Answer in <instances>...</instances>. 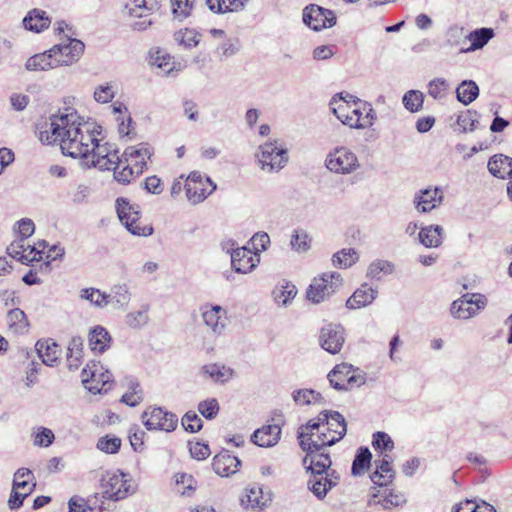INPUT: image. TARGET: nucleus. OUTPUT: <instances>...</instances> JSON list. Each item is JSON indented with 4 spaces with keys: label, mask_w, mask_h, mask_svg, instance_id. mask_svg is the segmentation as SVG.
<instances>
[{
    "label": "nucleus",
    "mask_w": 512,
    "mask_h": 512,
    "mask_svg": "<svg viewBox=\"0 0 512 512\" xmlns=\"http://www.w3.org/2000/svg\"><path fill=\"white\" fill-rule=\"evenodd\" d=\"M50 122L39 133L43 144H58L64 155L72 158L87 156L89 147L95 141V134H99L95 126L83 121L76 110L67 107L50 117Z\"/></svg>",
    "instance_id": "1"
},
{
    "label": "nucleus",
    "mask_w": 512,
    "mask_h": 512,
    "mask_svg": "<svg viewBox=\"0 0 512 512\" xmlns=\"http://www.w3.org/2000/svg\"><path fill=\"white\" fill-rule=\"evenodd\" d=\"M333 114L344 124L354 129L373 125L376 118L372 105L348 93H340L330 101Z\"/></svg>",
    "instance_id": "2"
},
{
    "label": "nucleus",
    "mask_w": 512,
    "mask_h": 512,
    "mask_svg": "<svg viewBox=\"0 0 512 512\" xmlns=\"http://www.w3.org/2000/svg\"><path fill=\"white\" fill-rule=\"evenodd\" d=\"M327 414L320 412L314 419L309 420L305 425L298 429L299 445L302 449H311L312 447H327L340 441L346 434V430L341 427V431L330 433L327 426Z\"/></svg>",
    "instance_id": "3"
},
{
    "label": "nucleus",
    "mask_w": 512,
    "mask_h": 512,
    "mask_svg": "<svg viewBox=\"0 0 512 512\" xmlns=\"http://www.w3.org/2000/svg\"><path fill=\"white\" fill-rule=\"evenodd\" d=\"M327 414L320 412L314 419L309 420L305 425L298 429L299 445L302 449H311L312 447H327L340 441L346 434V430L341 427V431L330 433L327 426Z\"/></svg>",
    "instance_id": "4"
},
{
    "label": "nucleus",
    "mask_w": 512,
    "mask_h": 512,
    "mask_svg": "<svg viewBox=\"0 0 512 512\" xmlns=\"http://www.w3.org/2000/svg\"><path fill=\"white\" fill-rule=\"evenodd\" d=\"M95 136V141L91 147L87 156H84L83 161L89 167H97L101 170H111L115 168V165L120 162L118 150L108 142L101 143Z\"/></svg>",
    "instance_id": "5"
},
{
    "label": "nucleus",
    "mask_w": 512,
    "mask_h": 512,
    "mask_svg": "<svg viewBox=\"0 0 512 512\" xmlns=\"http://www.w3.org/2000/svg\"><path fill=\"white\" fill-rule=\"evenodd\" d=\"M118 217L127 230L133 235L149 236L153 233L151 225L141 222L140 211L137 205L131 204L125 198H118L116 201Z\"/></svg>",
    "instance_id": "6"
},
{
    "label": "nucleus",
    "mask_w": 512,
    "mask_h": 512,
    "mask_svg": "<svg viewBox=\"0 0 512 512\" xmlns=\"http://www.w3.org/2000/svg\"><path fill=\"white\" fill-rule=\"evenodd\" d=\"M342 285V278L338 272L323 273L315 277L306 291L309 301L318 304L330 297Z\"/></svg>",
    "instance_id": "7"
},
{
    "label": "nucleus",
    "mask_w": 512,
    "mask_h": 512,
    "mask_svg": "<svg viewBox=\"0 0 512 512\" xmlns=\"http://www.w3.org/2000/svg\"><path fill=\"white\" fill-rule=\"evenodd\" d=\"M330 385L339 391L360 387L366 381L365 375L352 365L342 363L336 365L327 375Z\"/></svg>",
    "instance_id": "8"
},
{
    "label": "nucleus",
    "mask_w": 512,
    "mask_h": 512,
    "mask_svg": "<svg viewBox=\"0 0 512 512\" xmlns=\"http://www.w3.org/2000/svg\"><path fill=\"white\" fill-rule=\"evenodd\" d=\"M82 382L92 393L106 392L112 386L113 377L110 371L95 363L90 362L82 370Z\"/></svg>",
    "instance_id": "9"
},
{
    "label": "nucleus",
    "mask_w": 512,
    "mask_h": 512,
    "mask_svg": "<svg viewBox=\"0 0 512 512\" xmlns=\"http://www.w3.org/2000/svg\"><path fill=\"white\" fill-rule=\"evenodd\" d=\"M142 420L148 430L172 432L176 429L178 418L161 407H149L142 414Z\"/></svg>",
    "instance_id": "10"
},
{
    "label": "nucleus",
    "mask_w": 512,
    "mask_h": 512,
    "mask_svg": "<svg viewBox=\"0 0 512 512\" xmlns=\"http://www.w3.org/2000/svg\"><path fill=\"white\" fill-rule=\"evenodd\" d=\"M487 305V298L478 293L463 295L451 304V314L458 319H469L477 315Z\"/></svg>",
    "instance_id": "11"
},
{
    "label": "nucleus",
    "mask_w": 512,
    "mask_h": 512,
    "mask_svg": "<svg viewBox=\"0 0 512 512\" xmlns=\"http://www.w3.org/2000/svg\"><path fill=\"white\" fill-rule=\"evenodd\" d=\"M184 188L188 200L193 204H198L204 201L216 189V185L210 178L194 171L187 177Z\"/></svg>",
    "instance_id": "12"
},
{
    "label": "nucleus",
    "mask_w": 512,
    "mask_h": 512,
    "mask_svg": "<svg viewBox=\"0 0 512 512\" xmlns=\"http://www.w3.org/2000/svg\"><path fill=\"white\" fill-rule=\"evenodd\" d=\"M161 0H132L129 5V13L131 16L143 18V20L135 21L131 24L133 30L144 31L153 24L151 18H147L159 11Z\"/></svg>",
    "instance_id": "13"
},
{
    "label": "nucleus",
    "mask_w": 512,
    "mask_h": 512,
    "mask_svg": "<svg viewBox=\"0 0 512 512\" xmlns=\"http://www.w3.org/2000/svg\"><path fill=\"white\" fill-rule=\"evenodd\" d=\"M326 167L335 173L349 174L359 167L357 156L345 147L336 148L326 159Z\"/></svg>",
    "instance_id": "14"
},
{
    "label": "nucleus",
    "mask_w": 512,
    "mask_h": 512,
    "mask_svg": "<svg viewBox=\"0 0 512 512\" xmlns=\"http://www.w3.org/2000/svg\"><path fill=\"white\" fill-rule=\"evenodd\" d=\"M102 488L105 497L118 501L128 496L131 484L122 472H107L102 478Z\"/></svg>",
    "instance_id": "15"
},
{
    "label": "nucleus",
    "mask_w": 512,
    "mask_h": 512,
    "mask_svg": "<svg viewBox=\"0 0 512 512\" xmlns=\"http://www.w3.org/2000/svg\"><path fill=\"white\" fill-rule=\"evenodd\" d=\"M259 162L263 169L269 171L280 170L288 161V153L285 148L278 146L277 142H267L259 147Z\"/></svg>",
    "instance_id": "16"
},
{
    "label": "nucleus",
    "mask_w": 512,
    "mask_h": 512,
    "mask_svg": "<svg viewBox=\"0 0 512 512\" xmlns=\"http://www.w3.org/2000/svg\"><path fill=\"white\" fill-rule=\"evenodd\" d=\"M303 22L315 31L332 27L336 24V16L332 10L311 4L303 10Z\"/></svg>",
    "instance_id": "17"
},
{
    "label": "nucleus",
    "mask_w": 512,
    "mask_h": 512,
    "mask_svg": "<svg viewBox=\"0 0 512 512\" xmlns=\"http://www.w3.org/2000/svg\"><path fill=\"white\" fill-rule=\"evenodd\" d=\"M320 346L330 354H337L345 343V329L339 324L329 323L319 333Z\"/></svg>",
    "instance_id": "18"
},
{
    "label": "nucleus",
    "mask_w": 512,
    "mask_h": 512,
    "mask_svg": "<svg viewBox=\"0 0 512 512\" xmlns=\"http://www.w3.org/2000/svg\"><path fill=\"white\" fill-rule=\"evenodd\" d=\"M84 49L85 45L82 41L68 38L67 43H61L53 46L50 49V52H53L59 66H68L80 59Z\"/></svg>",
    "instance_id": "19"
},
{
    "label": "nucleus",
    "mask_w": 512,
    "mask_h": 512,
    "mask_svg": "<svg viewBox=\"0 0 512 512\" xmlns=\"http://www.w3.org/2000/svg\"><path fill=\"white\" fill-rule=\"evenodd\" d=\"M24 240L25 239L20 238L19 240L13 241L7 247L8 254L22 263L40 260L41 253L47 246L46 241L39 242V248H37L35 246L25 245Z\"/></svg>",
    "instance_id": "20"
},
{
    "label": "nucleus",
    "mask_w": 512,
    "mask_h": 512,
    "mask_svg": "<svg viewBox=\"0 0 512 512\" xmlns=\"http://www.w3.org/2000/svg\"><path fill=\"white\" fill-rule=\"evenodd\" d=\"M325 447H312L311 449H302L306 452L303 459L304 466L311 473H330L329 468L332 464L330 455L324 452Z\"/></svg>",
    "instance_id": "21"
},
{
    "label": "nucleus",
    "mask_w": 512,
    "mask_h": 512,
    "mask_svg": "<svg viewBox=\"0 0 512 512\" xmlns=\"http://www.w3.org/2000/svg\"><path fill=\"white\" fill-rule=\"evenodd\" d=\"M153 153V147L149 143L143 142L127 147L122 158L124 162H128L134 168H140L141 173H143L147 167V161L150 160Z\"/></svg>",
    "instance_id": "22"
},
{
    "label": "nucleus",
    "mask_w": 512,
    "mask_h": 512,
    "mask_svg": "<svg viewBox=\"0 0 512 512\" xmlns=\"http://www.w3.org/2000/svg\"><path fill=\"white\" fill-rule=\"evenodd\" d=\"M339 476L336 471L330 473H311L308 488L318 498L323 499L328 491L338 484Z\"/></svg>",
    "instance_id": "23"
},
{
    "label": "nucleus",
    "mask_w": 512,
    "mask_h": 512,
    "mask_svg": "<svg viewBox=\"0 0 512 512\" xmlns=\"http://www.w3.org/2000/svg\"><path fill=\"white\" fill-rule=\"evenodd\" d=\"M204 323L215 333L221 334L227 323V312L219 305L205 304L201 308Z\"/></svg>",
    "instance_id": "24"
},
{
    "label": "nucleus",
    "mask_w": 512,
    "mask_h": 512,
    "mask_svg": "<svg viewBox=\"0 0 512 512\" xmlns=\"http://www.w3.org/2000/svg\"><path fill=\"white\" fill-rule=\"evenodd\" d=\"M259 259L246 247L234 249L231 253V264L235 272L246 274L256 267Z\"/></svg>",
    "instance_id": "25"
},
{
    "label": "nucleus",
    "mask_w": 512,
    "mask_h": 512,
    "mask_svg": "<svg viewBox=\"0 0 512 512\" xmlns=\"http://www.w3.org/2000/svg\"><path fill=\"white\" fill-rule=\"evenodd\" d=\"M241 465L238 457L231 455L228 450H222L215 455L212 462V468L216 474L222 477H228L236 473Z\"/></svg>",
    "instance_id": "26"
},
{
    "label": "nucleus",
    "mask_w": 512,
    "mask_h": 512,
    "mask_svg": "<svg viewBox=\"0 0 512 512\" xmlns=\"http://www.w3.org/2000/svg\"><path fill=\"white\" fill-rule=\"evenodd\" d=\"M281 436L279 424L264 425L254 431L251 441L260 447H272L278 443Z\"/></svg>",
    "instance_id": "27"
},
{
    "label": "nucleus",
    "mask_w": 512,
    "mask_h": 512,
    "mask_svg": "<svg viewBox=\"0 0 512 512\" xmlns=\"http://www.w3.org/2000/svg\"><path fill=\"white\" fill-rule=\"evenodd\" d=\"M35 348L38 356L47 366H54L60 359L61 350L59 345L50 338L38 340Z\"/></svg>",
    "instance_id": "28"
},
{
    "label": "nucleus",
    "mask_w": 512,
    "mask_h": 512,
    "mask_svg": "<svg viewBox=\"0 0 512 512\" xmlns=\"http://www.w3.org/2000/svg\"><path fill=\"white\" fill-rule=\"evenodd\" d=\"M376 470L371 474V481L379 487L387 486L394 478L389 456L384 455L379 461H375Z\"/></svg>",
    "instance_id": "29"
},
{
    "label": "nucleus",
    "mask_w": 512,
    "mask_h": 512,
    "mask_svg": "<svg viewBox=\"0 0 512 512\" xmlns=\"http://www.w3.org/2000/svg\"><path fill=\"white\" fill-rule=\"evenodd\" d=\"M442 201V192L438 189H425L415 196L414 203L421 212H429Z\"/></svg>",
    "instance_id": "30"
},
{
    "label": "nucleus",
    "mask_w": 512,
    "mask_h": 512,
    "mask_svg": "<svg viewBox=\"0 0 512 512\" xmlns=\"http://www.w3.org/2000/svg\"><path fill=\"white\" fill-rule=\"evenodd\" d=\"M489 172L498 178H512V158L505 155H494L488 161Z\"/></svg>",
    "instance_id": "31"
},
{
    "label": "nucleus",
    "mask_w": 512,
    "mask_h": 512,
    "mask_svg": "<svg viewBox=\"0 0 512 512\" xmlns=\"http://www.w3.org/2000/svg\"><path fill=\"white\" fill-rule=\"evenodd\" d=\"M89 347L94 353H104L111 344L112 338L102 326H96L89 333Z\"/></svg>",
    "instance_id": "32"
},
{
    "label": "nucleus",
    "mask_w": 512,
    "mask_h": 512,
    "mask_svg": "<svg viewBox=\"0 0 512 512\" xmlns=\"http://www.w3.org/2000/svg\"><path fill=\"white\" fill-rule=\"evenodd\" d=\"M377 291L369 287L367 284L358 288L353 295L347 300L346 306L349 309H357L371 304L376 298Z\"/></svg>",
    "instance_id": "33"
},
{
    "label": "nucleus",
    "mask_w": 512,
    "mask_h": 512,
    "mask_svg": "<svg viewBox=\"0 0 512 512\" xmlns=\"http://www.w3.org/2000/svg\"><path fill=\"white\" fill-rule=\"evenodd\" d=\"M58 61L54 57L53 52L50 50L36 54L30 57L25 66L27 70L37 71V70H48L53 69L59 66Z\"/></svg>",
    "instance_id": "34"
},
{
    "label": "nucleus",
    "mask_w": 512,
    "mask_h": 512,
    "mask_svg": "<svg viewBox=\"0 0 512 512\" xmlns=\"http://www.w3.org/2000/svg\"><path fill=\"white\" fill-rule=\"evenodd\" d=\"M51 23L50 18L46 15V12L33 9L23 19L24 27L30 31L41 32L49 27Z\"/></svg>",
    "instance_id": "35"
},
{
    "label": "nucleus",
    "mask_w": 512,
    "mask_h": 512,
    "mask_svg": "<svg viewBox=\"0 0 512 512\" xmlns=\"http://www.w3.org/2000/svg\"><path fill=\"white\" fill-rule=\"evenodd\" d=\"M201 371L215 383L221 384L228 382L234 376V370L232 368L218 363L204 365Z\"/></svg>",
    "instance_id": "36"
},
{
    "label": "nucleus",
    "mask_w": 512,
    "mask_h": 512,
    "mask_svg": "<svg viewBox=\"0 0 512 512\" xmlns=\"http://www.w3.org/2000/svg\"><path fill=\"white\" fill-rule=\"evenodd\" d=\"M443 228L440 225L424 227L419 232L420 242L428 248L439 247L442 244Z\"/></svg>",
    "instance_id": "37"
},
{
    "label": "nucleus",
    "mask_w": 512,
    "mask_h": 512,
    "mask_svg": "<svg viewBox=\"0 0 512 512\" xmlns=\"http://www.w3.org/2000/svg\"><path fill=\"white\" fill-rule=\"evenodd\" d=\"M111 170L114 171L115 180L122 184H128L142 174L140 168H134L128 162H124L123 158H120V162Z\"/></svg>",
    "instance_id": "38"
},
{
    "label": "nucleus",
    "mask_w": 512,
    "mask_h": 512,
    "mask_svg": "<svg viewBox=\"0 0 512 512\" xmlns=\"http://www.w3.org/2000/svg\"><path fill=\"white\" fill-rule=\"evenodd\" d=\"M67 366L70 370H77L83 360V340L73 337L67 348Z\"/></svg>",
    "instance_id": "39"
},
{
    "label": "nucleus",
    "mask_w": 512,
    "mask_h": 512,
    "mask_svg": "<svg viewBox=\"0 0 512 512\" xmlns=\"http://www.w3.org/2000/svg\"><path fill=\"white\" fill-rule=\"evenodd\" d=\"M7 325L13 333L24 334L28 331L29 322L24 311L14 308L7 314Z\"/></svg>",
    "instance_id": "40"
},
{
    "label": "nucleus",
    "mask_w": 512,
    "mask_h": 512,
    "mask_svg": "<svg viewBox=\"0 0 512 512\" xmlns=\"http://www.w3.org/2000/svg\"><path fill=\"white\" fill-rule=\"evenodd\" d=\"M248 0H206L209 9L215 13L241 11Z\"/></svg>",
    "instance_id": "41"
},
{
    "label": "nucleus",
    "mask_w": 512,
    "mask_h": 512,
    "mask_svg": "<svg viewBox=\"0 0 512 512\" xmlns=\"http://www.w3.org/2000/svg\"><path fill=\"white\" fill-rule=\"evenodd\" d=\"M457 99L464 105L473 102L479 95V88L472 80H464L456 89Z\"/></svg>",
    "instance_id": "42"
},
{
    "label": "nucleus",
    "mask_w": 512,
    "mask_h": 512,
    "mask_svg": "<svg viewBox=\"0 0 512 512\" xmlns=\"http://www.w3.org/2000/svg\"><path fill=\"white\" fill-rule=\"evenodd\" d=\"M174 40L178 45L190 49L199 44L200 34L194 29L185 28L174 33Z\"/></svg>",
    "instance_id": "43"
},
{
    "label": "nucleus",
    "mask_w": 512,
    "mask_h": 512,
    "mask_svg": "<svg viewBox=\"0 0 512 512\" xmlns=\"http://www.w3.org/2000/svg\"><path fill=\"white\" fill-rule=\"evenodd\" d=\"M494 32L490 28H480L472 31L468 35V39L471 41V46L466 51H474L477 49H481L488 43V41L493 37Z\"/></svg>",
    "instance_id": "44"
},
{
    "label": "nucleus",
    "mask_w": 512,
    "mask_h": 512,
    "mask_svg": "<svg viewBox=\"0 0 512 512\" xmlns=\"http://www.w3.org/2000/svg\"><path fill=\"white\" fill-rule=\"evenodd\" d=\"M372 454L367 447H360L352 463V474L361 475L369 467Z\"/></svg>",
    "instance_id": "45"
},
{
    "label": "nucleus",
    "mask_w": 512,
    "mask_h": 512,
    "mask_svg": "<svg viewBox=\"0 0 512 512\" xmlns=\"http://www.w3.org/2000/svg\"><path fill=\"white\" fill-rule=\"evenodd\" d=\"M241 504L245 508L261 509L265 505L262 490L260 487H252L246 490V494L241 498Z\"/></svg>",
    "instance_id": "46"
},
{
    "label": "nucleus",
    "mask_w": 512,
    "mask_h": 512,
    "mask_svg": "<svg viewBox=\"0 0 512 512\" xmlns=\"http://www.w3.org/2000/svg\"><path fill=\"white\" fill-rule=\"evenodd\" d=\"M358 260V254L354 249H342L332 258L333 265L339 268H348Z\"/></svg>",
    "instance_id": "47"
},
{
    "label": "nucleus",
    "mask_w": 512,
    "mask_h": 512,
    "mask_svg": "<svg viewBox=\"0 0 512 512\" xmlns=\"http://www.w3.org/2000/svg\"><path fill=\"white\" fill-rule=\"evenodd\" d=\"M81 297L95 306L103 308L109 304L111 296L95 288H85L81 291Z\"/></svg>",
    "instance_id": "48"
},
{
    "label": "nucleus",
    "mask_w": 512,
    "mask_h": 512,
    "mask_svg": "<svg viewBox=\"0 0 512 512\" xmlns=\"http://www.w3.org/2000/svg\"><path fill=\"white\" fill-rule=\"evenodd\" d=\"M195 0H171L172 14L175 19L183 20L189 17L194 8Z\"/></svg>",
    "instance_id": "49"
},
{
    "label": "nucleus",
    "mask_w": 512,
    "mask_h": 512,
    "mask_svg": "<svg viewBox=\"0 0 512 512\" xmlns=\"http://www.w3.org/2000/svg\"><path fill=\"white\" fill-rule=\"evenodd\" d=\"M374 503L380 504L384 509H392L405 503V497L400 493L385 489L381 498L378 501L374 500Z\"/></svg>",
    "instance_id": "50"
},
{
    "label": "nucleus",
    "mask_w": 512,
    "mask_h": 512,
    "mask_svg": "<svg viewBox=\"0 0 512 512\" xmlns=\"http://www.w3.org/2000/svg\"><path fill=\"white\" fill-rule=\"evenodd\" d=\"M293 400L298 405H308L311 403H318L322 400L319 392L313 389H299L292 393Z\"/></svg>",
    "instance_id": "51"
},
{
    "label": "nucleus",
    "mask_w": 512,
    "mask_h": 512,
    "mask_svg": "<svg viewBox=\"0 0 512 512\" xmlns=\"http://www.w3.org/2000/svg\"><path fill=\"white\" fill-rule=\"evenodd\" d=\"M403 105L410 112H417L423 106L424 97L420 91L409 90L403 96Z\"/></svg>",
    "instance_id": "52"
},
{
    "label": "nucleus",
    "mask_w": 512,
    "mask_h": 512,
    "mask_svg": "<svg viewBox=\"0 0 512 512\" xmlns=\"http://www.w3.org/2000/svg\"><path fill=\"white\" fill-rule=\"evenodd\" d=\"M153 64L164 71L165 74H171L175 70L173 57L165 51L158 50L152 57Z\"/></svg>",
    "instance_id": "53"
},
{
    "label": "nucleus",
    "mask_w": 512,
    "mask_h": 512,
    "mask_svg": "<svg viewBox=\"0 0 512 512\" xmlns=\"http://www.w3.org/2000/svg\"><path fill=\"white\" fill-rule=\"evenodd\" d=\"M393 265L385 260H376L372 262L367 271V277L372 279H380L382 274H391Z\"/></svg>",
    "instance_id": "54"
},
{
    "label": "nucleus",
    "mask_w": 512,
    "mask_h": 512,
    "mask_svg": "<svg viewBox=\"0 0 512 512\" xmlns=\"http://www.w3.org/2000/svg\"><path fill=\"white\" fill-rule=\"evenodd\" d=\"M372 446L376 451L382 453L391 451L394 448V443L387 433L379 431L373 434Z\"/></svg>",
    "instance_id": "55"
},
{
    "label": "nucleus",
    "mask_w": 512,
    "mask_h": 512,
    "mask_svg": "<svg viewBox=\"0 0 512 512\" xmlns=\"http://www.w3.org/2000/svg\"><path fill=\"white\" fill-rule=\"evenodd\" d=\"M478 123L477 113L471 110L461 113L457 118V124L464 132L473 131Z\"/></svg>",
    "instance_id": "56"
},
{
    "label": "nucleus",
    "mask_w": 512,
    "mask_h": 512,
    "mask_svg": "<svg viewBox=\"0 0 512 512\" xmlns=\"http://www.w3.org/2000/svg\"><path fill=\"white\" fill-rule=\"evenodd\" d=\"M30 484H36L33 472L28 468L18 469L14 474L13 488L19 489Z\"/></svg>",
    "instance_id": "57"
},
{
    "label": "nucleus",
    "mask_w": 512,
    "mask_h": 512,
    "mask_svg": "<svg viewBox=\"0 0 512 512\" xmlns=\"http://www.w3.org/2000/svg\"><path fill=\"white\" fill-rule=\"evenodd\" d=\"M297 294V289L295 285L286 283L285 285H281L280 288L274 291L275 300L277 303H281L286 305L290 300H292Z\"/></svg>",
    "instance_id": "58"
},
{
    "label": "nucleus",
    "mask_w": 512,
    "mask_h": 512,
    "mask_svg": "<svg viewBox=\"0 0 512 512\" xmlns=\"http://www.w3.org/2000/svg\"><path fill=\"white\" fill-rule=\"evenodd\" d=\"M311 239L308 234L302 230H296L291 237V247L298 252L307 251L310 248Z\"/></svg>",
    "instance_id": "59"
},
{
    "label": "nucleus",
    "mask_w": 512,
    "mask_h": 512,
    "mask_svg": "<svg viewBox=\"0 0 512 512\" xmlns=\"http://www.w3.org/2000/svg\"><path fill=\"white\" fill-rule=\"evenodd\" d=\"M121 447V439L118 437H101L97 442V448L105 453H117Z\"/></svg>",
    "instance_id": "60"
},
{
    "label": "nucleus",
    "mask_w": 512,
    "mask_h": 512,
    "mask_svg": "<svg viewBox=\"0 0 512 512\" xmlns=\"http://www.w3.org/2000/svg\"><path fill=\"white\" fill-rule=\"evenodd\" d=\"M322 413L327 414V426L329 427L330 433H334L335 431H341V427L347 431L346 422L342 414L337 411H328L324 410Z\"/></svg>",
    "instance_id": "61"
},
{
    "label": "nucleus",
    "mask_w": 512,
    "mask_h": 512,
    "mask_svg": "<svg viewBox=\"0 0 512 512\" xmlns=\"http://www.w3.org/2000/svg\"><path fill=\"white\" fill-rule=\"evenodd\" d=\"M202 425L203 422L201 418L194 411H188L182 417V426L188 432H198L202 428Z\"/></svg>",
    "instance_id": "62"
},
{
    "label": "nucleus",
    "mask_w": 512,
    "mask_h": 512,
    "mask_svg": "<svg viewBox=\"0 0 512 512\" xmlns=\"http://www.w3.org/2000/svg\"><path fill=\"white\" fill-rule=\"evenodd\" d=\"M198 410L206 419L211 420L215 418L219 412L218 401L214 398L201 401L198 404Z\"/></svg>",
    "instance_id": "63"
},
{
    "label": "nucleus",
    "mask_w": 512,
    "mask_h": 512,
    "mask_svg": "<svg viewBox=\"0 0 512 512\" xmlns=\"http://www.w3.org/2000/svg\"><path fill=\"white\" fill-rule=\"evenodd\" d=\"M448 89V83L443 78H436L428 84V94L434 99L442 98Z\"/></svg>",
    "instance_id": "64"
}]
</instances>
